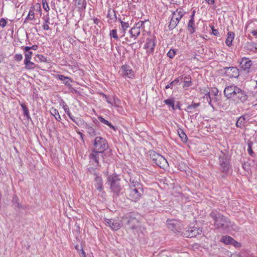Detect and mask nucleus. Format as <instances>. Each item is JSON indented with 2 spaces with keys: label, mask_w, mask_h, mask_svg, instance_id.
Here are the masks:
<instances>
[{
  "label": "nucleus",
  "mask_w": 257,
  "mask_h": 257,
  "mask_svg": "<svg viewBox=\"0 0 257 257\" xmlns=\"http://www.w3.org/2000/svg\"><path fill=\"white\" fill-rule=\"evenodd\" d=\"M210 216L213 219L214 225L217 229L228 231H237L238 229V227L234 222L216 210H212Z\"/></svg>",
  "instance_id": "f257e3e1"
},
{
  "label": "nucleus",
  "mask_w": 257,
  "mask_h": 257,
  "mask_svg": "<svg viewBox=\"0 0 257 257\" xmlns=\"http://www.w3.org/2000/svg\"><path fill=\"white\" fill-rule=\"evenodd\" d=\"M139 215L135 212L126 213L122 217L127 229L132 230L134 232L137 231L140 227L139 219Z\"/></svg>",
  "instance_id": "f03ea898"
},
{
  "label": "nucleus",
  "mask_w": 257,
  "mask_h": 257,
  "mask_svg": "<svg viewBox=\"0 0 257 257\" xmlns=\"http://www.w3.org/2000/svg\"><path fill=\"white\" fill-rule=\"evenodd\" d=\"M107 181L110 186V189L113 193V198H116L120 194L123 187L120 184V178L116 174L109 175L107 178Z\"/></svg>",
  "instance_id": "7ed1b4c3"
},
{
  "label": "nucleus",
  "mask_w": 257,
  "mask_h": 257,
  "mask_svg": "<svg viewBox=\"0 0 257 257\" xmlns=\"http://www.w3.org/2000/svg\"><path fill=\"white\" fill-rule=\"evenodd\" d=\"M229 160L228 153L226 151H221L219 155V164L221 166V170L223 173H227L230 169Z\"/></svg>",
  "instance_id": "20e7f679"
},
{
  "label": "nucleus",
  "mask_w": 257,
  "mask_h": 257,
  "mask_svg": "<svg viewBox=\"0 0 257 257\" xmlns=\"http://www.w3.org/2000/svg\"><path fill=\"white\" fill-rule=\"evenodd\" d=\"M104 152L98 151L96 150H92V152L89 155L90 162L97 167L100 166V161H104Z\"/></svg>",
  "instance_id": "39448f33"
},
{
  "label": "nucleus",
  "mask_w": 257,
  "mask_h": 257,
  "mask_svg": "<svg viewBox=\"0 0 257 257\" xmlns=\"http://www.w3.org/2000/svg\"><path fill=\"white\" fill-rule=\"evenodd\" d=\"M93 146L94 149L93 150L102 152H104L108 148V145L106 140L101 137H96L95 138Z\"/></svg>",
  "instance_id": "423d86ee"
},
{
  "label": "nucleus",
  "mask_w": 257,
  "mask_h": 257,
  "mask_svg": "<svg viewBox=\"0 0 257 257\" xmlns=\"http://www.w3.org/2000/svg\"><path fill=\"white\" fill-rule=\"evenodd\" d=\"M144 194L143 187L129 189V197L134 202L138 201Z\"/></svg>",
  "instance_id": "0eeeda50"
},
{
  "label": "nucleus",
  "mask_w": 257,
  "mask_h": 257,
  "mask_svg": "<svg viewBox=\"0 0 257 257\" xmlns=\"http://www.w3.org/2000/svg\"><path fill=\"white\" fill-rule=\"evenodd\" d=\"M238 89L239 87L234 85L226 86L224 90V94L227 99L233 101Z\"/></svg>",
  "instance_id": "6e6552de"
},
{
  "label": "nucleus",
  "mask_w": 257,
  "mask_h": 257,
  "mask_svg": "<svg viewBox=\"0 0 257 257\" xmlns=\"http://www.w3.org/2000/svg\"><path fill=\"white\" fill-rule=\"evenodd\" d=\"M202 229L196 227H189L183 232L184 236L186 237H193L201 234Z\"/></svg>",
  "instance_id": "1a4fd4ad"
},
{
  "label": "nucleus",
  "mask_w": 257,
  "mask_h": 257,
  "mask_svg": "<svg viewBox=\"0 0 257 257\" xmlns=\"http://www.w3.org/2000/svg\"><path fill=\"white\" fill-rule=\"evenodd\" d=\"M156 42L155 38H148L146 40V43L144 45V48L146 49L147 53L149 55L153 54L154 52Z\"/></svg>",
  "instance_id": "9d476101"
},
{
  "label": "nucleus",
  "mask_w": 257,
  "mask_h": 257,
  "mask_svg": "<svg viewBox=\"0 0 257 257\" xmlns=\"http://www.w3.org/2000/svg\"><path fill=\"white\" fill-rule=\"evenodd\" d=\"M144 26V22L139 21L136 25L130 30V33L132 37L136 38L140 35L141 33V28Z\"/></svg>",
  "instance_id": "9b49d317"
},
{
  "label": "nucleus",
  "mask_w": 257,
  "mask_h": 257,
  "mask_svg": "<svg viewBox=\"0 0 257 257\" xmlns=\"http://www.w3.org/2000/svg\"><path fill=\"white\" fill-rule=\"evenodd\" d=\"M224 73L230 78H237L239 76V70L236 67H224Z\"/></svg>",
  "instance_id": "f8f14e48"
},
{
  "label": "nucleus",
  "mask_w": 257,
  "mask_h": 257,
  "mask_svg": "<svg viewBox=\"0 0 257 257\" xmlns=\"http://www.w3.org/2000/svg\"><path fill=\"white\" fill-rule=\"evenodd\" d=\"M105 221L108 226L114 230H118L121 227L120 220L118 219L105 218Z\"/></svg>",
  "instance_id": "ddd939ff"
},
{
  "label": "nucleus",
  "mask_w": 257,
  "mask_h": 257,
  "mask_svg": "<svg viewBox=\"0 0 257 257\" xmlns=\"http://www.w3.org/2000/svg\"><path fill=\"white\" fill-rule=\"evenodd\" d=\"M247 95L246 94V92L239 88L233 101L236 102H244L247 100Z\"/></svg>",
  "instance_id": "4468645a"
},
{
  "label": "nucleus",
  "mask_w": 257,
  "mask_h": 257,
  "mask_svg": "<svg viewBox=\"0 0 257 257\" xmlns=\"http://www.w3.org/2000/svg\"><path fill=\"white\" fill-rule=\"evenodd\" d=\"M12 206L14 209L18 211L20 209L25 210L27 208L26 206L21 204L19 198L16 195H14L12 199Z\"/></svg>",
  "instance_id": "2eb2a0df"
},
{
  "label": "nucleus",
  "mask_w": 257,
  "mask_h": 257,
  "mask_svg": "<svg viewBox=\"0 0 257 257\" xmlns=\"http://www.w3.org/2000/svg\"><path fill=\"white\" fill-rule=\"evenodd\" d=\"M200 105V103H195L192 102L191 104L187 106L185 109V110L190 113H195V114L197 115L199 112V110L197 109V107Z\"/></svg>",
  "instance_id": "dca6fc26"
},
{
  "label": "nucleus",
  "mask_w": 257,
  "mask_h": 257,
  "mask_svg": "<svg viewBox=\"0 0 257 257\" xmlns=\"http://www.w3.org/2000/svg\"><path fill=\"white\" fill-rule=\"evenodd\" d=\"M153 163H155L160 168L163 169H166L169 166L167 160L161 155H160L158 158L156 159V161Z\"/></svg>",
  "instance_id": "f3484780"
},
{
  "label": "nucleus",
  "mask_w": 257,
  "mask_h": 257,
  "mask_svg": "<svg viewBox=\"0 0 257 257\" xmlns=\"http://www.w3.org/2000/svg\"><path fill=\"white\" fill-rule=\"evenodd\" d=\"M251 61L247 58H243L240 62L241 68L243 70H248L251 66Z\"/></svg>",
  "instance_id": "a211bd4d"
},
{
  "label": "nucleus",
  "mask_w": 257,
  "mask_h": 257,
  "mask_svg": "<svg viewBox=\"0 0 257 257\" xmlns=\"http://www.w3.org/2000/svg\"><path fill=\"white\" fill-rule=\"evenodd\" d=\"M122 69L123 71V75L130 78H132L134 76V73L130 67L127 65L122 66Z\"/></svg>",
  "instance_id": "6ab92c4d"
},
{
  "label": "nucleus",
  "mask_w": 257,
  "mask_h": 257,
  "mask_svg": "<svg viewBox=\"0 0 257 257\" xmlns=\"http://www.w3.org/2000/svg\"><path fill=\"white\" fill-rule=\"evenodd\" d=\"M84 129L86 133L91 137H94L98 134L96 128L88 123Z\"/></svg>",
  "instance_id": "aec40b11"
},
{
  "label": "nucleus",
  "mask_w": 257,
  "mask_h": 257,
  "mask_svg": "<svg viewBox=\"0 0 257 257\" xmlns=\"http://www.w3.org/2000/svg\"><path fill=\"white\" fill-rule=\"evenodd\" d=\"M129 189H133L135 188H138L143 187L141 183L136 178H130L129 180Z\"/></svg>",
  "instance_id": "412c9836"
},
{
  "label": "nucleus",
  "mask_w": 257,
  "mask_h": 257,
  "mask_svg": "<svg viewBox=\"0 0 257 257\" xmlns=\"http://www.w3.org/2000/svg\"><path fill=\"white\" fill-rule=\"evenodd\" d=\"M180 80L184 81V87H189L192 85L191 77L189 75H182L180 78Z\"/></svg>",
  "instance_id": "4be33fe9"
},
{
  "label": "nucleus",
  "mask_w": 257,
  "mask_h": 257,
  "mask_svg": "<svg viewBox=\"0 0 257 257\" xmlns=\"http://www.w3.org/2000/svg\"><path fill=\"white\" fill-rule=\"evenodd\" d=\"M184 16V13L181 11L176 10L172 13V17L177 22H179L181 18Z\"/></svg>",
  "instance_id": "5701e85b"
},
{
  "label": "nucleus",
  "mask_w": 257,
  "mask_h": 257,
  "mask_svg": "<svg viewBox=\"0 0 257 257\" xmlns=\"http://www.w3.org/2000/svg\"><path fill=\"white\" fill-rule=\"evenodd\" d=\"M187 30L191 34L195 32V21L192 19H190L187 25Z\"/></svg>",
  "instance_id": "b1692460"
},
{
  "label": "nucleus",
  "mask_w": 257,
  "mask_h": 257,
  "mask_svg": "<svg viewBox=\"0 0 257 257\" xmlns=\"http://www.w3.org/2000/svg\"><path fill=\"white\" fill-rule=\"evenodd\" d=\"M118 20L121 25V29L123 31V36L125 35V31L127 28L130 27V24L128 21H125L121 20L120 19H118Z\"/></svg>",
  "instance_id": "393cba45"
},
{
  "label": "nucleus",
  "mask_w": 257,
  "mask_h": 257,
  "mask_svg": "<svg viewBox=\"0 0 257 257\" xmlns=\"http://www.w3.org/2000/svg\"><path fill=\"white\" fill-rule=\"evenodd\" d=\"M234 34L233 32H229L227 33V37L225 41L226 44L228 46H230L232 45V42L234 39Z\"/></svg>",
  "instance_id": "a878e982"
},
{
  "label": "nucleus",
  "mask_w": 257,
  "mask_h": 257,
  "mask_svg": "<svg viewBox=\"0 0 257 257\" xmlns=\"http://www.w3.org/2000/svg\"><path fill=\"white\" fill-rule=\"evenodd\" d=\"M233 240V238L230 236L224 235L221 238V242L226 244H231Z\"/></svg>",
  "instance_id": "bb28decb"
},
{
  "label": "nucleus",
  "mask_w": 257,
  "mask_h": 257,
  "mask_svg": "<svg viewBox=\"0 0 257 257\" xmlns=\"http://www.w3.org/2000/svg\"><path fill=\"white\" fill-rule=\"evenodd\" d=\"M86 1L85 0H78L77 3V6L79 11L85 10L86 7Z\"/></svg>",
  "instance_id": "cd10ccee"
},
{
  "label": "nucleus",
  "mask_w": 257,
  "mask_h": 257,
  "mask_svg": "<svg viewBox=\"0 0 257 257\" xmlns=\"http://www.w3.org/2000/svg\"><path fill=\"white\" fill-rule=\"evenodd\" d=\"M96 183L95 184V188L99 191H101L103 189L102 179L100 177H96L95 179Z\"/></svg>",
  "instance_id": "c85d7f7f"
},
{
  "label": "nucleus",
  "mask_w": 257,
  "mask_h": 257,
  "mask_svg": "<svg viewBox=\"0 0 257 257\" xmlns=\"http://www.w3.org/2000/svg\"><path fill=\"white\" fill-rule=\"evenodd\" d=\"M167 225L168 227L170 229H171L172 230H176V227H177L176 221H175L174 220H167Z\"/></svg>",
  "instance_id": "c756f323"
},
{
  "label": "nucleus",
  "mask_w": 257,
  "mask_h": 257,
  "mask_svg": "<svg viewBox=\"0 0 257 257\" xmlns=\"http://www.w3.org/2000/svg\"><path fill=\"white\" fill-rule=\"evenodd\" d=\"M50 113L55 117V119L60 121V120L61 119V116L59 113V112L58 111V110H57L56 109L52 107L51 108V109L50 110Z\"/></svg>",
  "instance_id": "7c9ffc66"
},
{
  "label": "nucleus",
  "mask_w": 257,
  "mask_h": 257,
  "mask_svg": "<svg viewBox=\"0 0 257 257\" xmlns=\"http://www.w3.org/2000/svg\"><path fill=\"white\" fill-rule=\"evenodd\" d=\"M75 123L79 126L82 127L83 128H85L86 125L87 124V123L86 122L84 119H82L80 117H76V122Z\"/></svg>",
  "instance_id": "2f4dec72"
},
{
  "label": "nucleus",
  "mask_w": 257,
  "mask_h": 257,
  "mask_svg": "<svg viewBox=\"0 0 257 257\" xmlns=\"http://www.w3.org/2000/svg\"><path fill=\"white\" fill-rule=\"evenodd\" d=\"M245 121V118L243 116L239 117L236 121V126L237 127L242 128V126L244 124Z\"/></svg>",
  "instance_id": "473e14b6"
},
{
  "label": "nucleus",
  "mask_w": 257,
  "mask_h": 257,
  "mask_svg": "<svg viewBox=\"0 0 257 257\" xmlns=\"http://www.w3.org/2000/svg\"><path fill=\"white\" fill-rule=\"evenodd\" d=\"M58 79H59L60 80L64 82V83L66 85H70V83H69V81L70 80V79L68 77L64 76V75H58Z\"/></svg>",
  "instance_id": "72a5a7b5"
},
{
  "label": "nucleus",
  "mask_w": 257,
  "mask_h": 257,
  "mask_svg": "<svg viewBox=\"0 0 257 257\" xmlns=\"http://www.w3.org/2000/svg\"><path fill=\"white\" fill-rule=\"evenodd\" d=\"M149 154L150 158L152 160L153 162H155L156 161V159L158 158L160 156V154L157 153L153 150L149 151Z\"/></svg>",
  "instance_id": "f704fd0d"
},
{
  "label": "nucleus",
  "mask_w": 257,
  "mask_h": 257,
  "mask_svg": "<svg viewBox=\"0 0 257 257\" xmlns=\"http://www.w3.org/2000/svg\"><path fill=\"white\" fill-rule=\"evenodd\" d=\"M179 23L177 22L174 18L173 17H171V20L170 21V23H169V25L168 26V27H169V29L170 30H173L175 28H176V27L177 26V24H178Z\"/></svg>",
  "instance_id": "c9c22d12"
},
{
  "label": "nucleus",
  "mask_w": 257,
  "mask_h": 257,
  "mask_svg": "<svg viewBox=\"0 0 257 257\" xmlns=\"http://www.w3.org/2000/svg\"><path fill=\"white\" fill-rule=\"evenodd\" d=\"M98 119L101 122L109 126L110 128L115 130L114 126L112 125L108 121L103 118L102 116H98Z\"/></svg>",
  "instance_id": "e433bc0d"
},
{
  "label": "nucleus",
  "mask_w": 257,
  "mask_h": 257,
  "mask_svg": "<svg viewBox=\"0 0 257 257\" xmlns=\"http://www.w3.org/2000/svg\"><path fill=\"white\" fill-rule=\"evenodd\" d=\"M31 59H28V61H26V59H25L24 64L26 66V68L27 69H32L34 68V63L31 62Z\"/></svg>",
  "instance_id": "4c0bfd02"
},
{
  "label": "nucleus",
  "mask_w": 257,
  "mask_h": 257,
  "mask_svg": "<svg viewBox=\"0 0 257 257\" xmlns=\"http://www.w3.org/2000/svg\"><path fill=\"white\" fill-rule=\"evenodd\" d=\"M21 107L23 109L24 112V115L27 116V119L29 120V119H31L30 115L29 114V111L28 108L24 104H21Z\"/></svg>",
  "instance_id": "58836bf2"
},
{
  "label": "nucleus",
  "mask_w": 257,
  "mask_h": 257,
  "mask_svg": "<svg viewBox=\"0 0 257 257\" xmlns=\"http://www.w3.org/2000/svg\"><path fill=\"white\" fill-rule=\"evenodd\" d=\"M35 13L33 10H30L28 15L25 20L24 23H27L29 20H32L34 19Z\"/></svg>",
  "instance_id": "ea45409f"
},
{
  "label": "nucleus",
  "mask_w": 257,
  "mask_h": 257,
  "mask_svg": "<svg viewBox=\"0 0 257 257\" xmlns=\"http://www.w3.org/2000/svg\"><path fill=\"white\" fill-rule=\"evenodd\" d=\"M164 102L168 105L170 107L172 108V109H175L174 106V100L173 99H167L164 101Z\"/></svg>",
  "instance_id": "a19ab883"
},
{
  "label": "nucleus",
  "mask_w": 257,
  "mask_h": 257,
  "mask_svg": "<svg viewBox=\"0 0 257 257\" xmlns=\"http://www.w3.org/2000/svg\"><path fill=\"white\" fill-rule=\"evenodd\" d=\"M180 81V79L179 78H177L176 79H175L174 80H173V81H172L171 82H170L169 84H168L167 85H166L165 86V88L166 89H169L172 86H173V85H177L179 84V82Z\"/></svg>",
  "instance_id": "79ce46f5"
},
{
  "label": "nucleus",
  "mask_w": 257,
  "mask_h": 257,
  "mask_svg": "<svg viewBox=\"0 0 257 257\" xmlns=\"http://www.w3.org/2000/svg\"><path fill=\"white\" fill-rule=\"evenodd\" d=\"M178 133L182 141L184 142H186L187 140V137L186 135L184 133L183 131L180 130V131H178Z\"/></svg>",
  "instance_id": "37998d69"
},
{
  "label": "nucleus",
  "mask_w": 257,
  "mask_h": 257,
  "mask_svg": "<svg viewBox=\"0 0 257 257\" xmlns=\"http://www.w3.org/2000/svg\"><path fill=\"white\" fill-rule=\"evenodd\" d=\"M204 98H206L209 104L214 109V107L211 102V98L210 95V92H207L203 97Z\"/></svg>",
  "instance_id": "c03bdc74"
},
{
  "label": "nucleus",
  "mask_w": 257,
  "mask_h": 257,
  "mask_svg": "<svg viewBox=\"0 0 257 257\" xmlns=\"http://www.w3.org/2000/svg\"><path fill=\"white\" fill-rule=\"evenodd\" d=\"M36 60L38 62H47V58L42 55H36Z\"/></svg>",
  "instance_id": "a18cd8bd"
},
{
  "label": "nucleus",
  "mask_w": 257,
  "mask_h": 257,
  "mask_svg": "<svg viewBox=\"0 0 257 257\" xmlns=\"http://www.w3.org/2000/svg\"><path fill=\"white\" fill-rule=\"evenodd\" d=\"M252 142H249L247 144V152L251 156H253L254 155V152L252 149Z\"/></svg>",
  "instance_id": "49530a36"
},
{
  "label": "nucleus",
  "mask_w": 257,
  "mask_h": 257,
  "mask_svg": "<svg viewBox=\"0 0 257 257\" xmlns=\"http://www.w3.org/2000/svg\"><path fill=\"white\" fill-rule=\"evenodd\" d=\"M25 52V58L26 59V61H28V59H31L32 55V52L30 50H24Z\"/></svg>",
  "instance_id": "de8ad7c7"
},
{
  "label": "nucleus",
  "mask_w": 257,
  "mask_h": 257,
  "mask_svg": "<svg viewBox=\"0 0 257 257\" xmlns=\"http://www.w3.org/2000/svg\"><path fill=\"white\" fill-rule=\"evenodd\" d=\"M42 4L43 6V9L46 11L48 12L50 10L48 4L46 0H42Z\"/></svg>",
  "instance_id": "09e8293b"
},
{
  "label": "nucleus",
  "mask_w": 257,
  "mask_h": 257,
  "mask_svg": "<svg viewBox=\"0 0 257 257\" xmlns=\"http://www.w3.org/2000/svg\"><path fill=\"white\" fill-rule=\"evenodd\" d=\"M110 36L115 40L118 39L117 31L116 29H113L110 32Z\"/></svg>",
  "instance_id": "8fccbe9b"
},
{
  "label": "nucleus",
  "mask_w": 257,
  "mask_h": 257,
  "mask_svg": "<svg viewBox=\"0 0 257 257\" xmlns=\"http://www.w3.org/2000/svg\"><path fill=\"white\" fill-rule=\"evenodd\" d=\"M100 95H102L103 97H104L105 100L106 101V102L112 105V100L110 98H109L108 96H107L106 95L104 94L103 93H100Z\"/></svg>",
  "instance_id": "3c124183"
},
{
  "label": "nucleus",
  "mask_w": 257,
  "mask_h": 257,
  "mask_svg": "<svg viewBox=\"0 0 257 257\" xmlns=\"http://www.w3.org/2000/svg\"><path fill=\"white\" fill-rule=\"evenodd\" d=\"M175 53L176 52L174 50L170 49L167 53V56L170 58H173L175 56Z\"/></svg>",
  "instance_id": "603ef678"
},
{
  "label": "nucleus",
  "mask_w": 257,
  "mask_h": 257,
  "mask_svg": "<svg viewBox=\"0 0 257 257\" xmlns=\"http://www.w3.org/2000/svg\"><path fill=\"white\" fill-rule=\"evenodd\" d=\"M112 14H111V12L109 10L108 11V14H107V17L109 18L110 19H113V17H114L115 19H116V15H115L114 11H112Z\"/></svg>",
  "instance_id": "864d4df0"
},
{
  "label": "nucleus",
  "mask_w": 257,
  "mask_h": 257,
  "mask_svg": "<svg viewBox=\"0 0 257 257\" xmlns=\"http://www.w3.org/2000/svg\"><path fill=\"white\" fill-rule=\"evenodd\" d=\"M38 47V46L36 45H33L31 47L26 46L24 47V50H30L31 49L36 50Z\"/></svg>",
  "instance_id": "5fc2aeb1"
},
{
  "label": "nucleus",
  "mask_w": 257,
  "mask_h": 257,
  "mask_svg": "<svg viewBox=\"0 0 257 257\" xmlns=\"http://www.w3.org/2000/svg\"><path fill=\"white\" fill-rule=\"evenodd\" d=\"M7 23V22L5 19H4L3 18L1 19V20H0V26H2L3 28H4L6 26Z\"/></svg>",
  "instance_id": "6e6d98bb"
},
{
  "label": "nucleus",
  "mask_w": 257,
  "mask_h": 257,
  "mask_svg": "<svg viewBox=\"0 0 257 257\" xmlns=\"http://www.w3.org/2000/svg\"><path fill=\"white\" fill-rule=\"evenodd\" d=\"M15 59L18 61H20L23 59V55L20 54H16L15 56Z\"/></svg>",
  "instance_id": "4d7b16f0"
},
{
  "label": "nucleus",
  "mask_w": 257,
  "mask_h": 257,
  "mask_svg": "<svg viewBox=\"0 0 257 257\" xmlns=\"http://www.w3.org/2000/svg\"><path fill=\"white\" fill-rule=\"evenodd\" d=\"M63 109H64V111H65V112L67 114H68V113H70V110H69V108L68 106L66 104H63Z\"/></svg>",
  "instance_id": "13d9d810"
},
{
  "label": "nucleus",
  "mask_w": 257,
  "mask_h": 257,
  "mask_svg": "<svg viewBox=\"0 0 257 257\" xmlns=\"http://www.w3.org/2000/svg\"><path fill=\"white\" fill-rule=\"evenodd\" d=\"M231 244L233 245L235 247H238L240 246V244L236 240H235L234 239Z\"/></svg>",
  "instance_id": "bf43d9fd"
},
{
  "label": "nucleus",
  "mask_w": 257,
  "mask_h": 257,
  "mask_svg": "<svg viewBox=\"0 0 257 257\" xmlns=\"http://www.w3.org/2000/svg\"><path fill=\"white\" fill-rule=\"evenodd\" d=\"M212 33L215 36H218L219 34L218 31L216 29H214L213 28H212Z\"/></svg>",
  "instance_id": "052dcab7"
},
{
  "label": "nucleus",
  "mask_w": 257,
  "mask_h": 257,
  "mask_svg": "<svg viewBox=\"0 0 257 257\" xmlns=\"http://www.w3.org/2000/svg\"><path fill=\"white\" fill-rule=\"evenodd\" d=\"M80 256H82V257H86V254H85V252H84V251L83 250L82 247H80Z\"/></svg>",
  "instance_id": "680f3d73"
},
{
  "label": "nucleus",
  "mask_w": 257,
  "mask_h": 257,
  "mask_svg": "<svg viewBox=\"0 0 257 257\" xmlns=\"http://www.w3.org/2000/svg\"><path fill=\"white\" fill-rule=\"evenodd\" d=\"M43 28L44 30H48L50 29V27L48 25V24L45 23L43 26Z\"/></svg>",
  "instance_id": "e2e57ef3"
},
{
  "label": "nucleus",
  "mask_w": 257,
  "mask_h": 257,
  "mask_svg": "<svg viewBox=\"0 0 257 257\" xmlns=\"http://www.w3.org/2000/svg\"><path fill=\"white\" fill-rule=\"evenodd\" d=\"M45 23L49 24V15L47 14L45 18Z\"/></svg>",
  "instance_id": "0e129e2a"
},
{
  "label": "nucleus",
  "mask_w": 257,
  "mask_h": 257,
  "mask_svg": "<svg viewBox=\"0 0 257 257\" xmlns=\"http://www.w3.org/2000/svg\"><path fill=\"white\" fill-rule=\"evenodd\" d=\"M205 1L209 4H213L214 3V0H205Z\"/></svg>",
  "instance_id": "69168bd1"
},
{
  "label": "nucleus",
  "mask_w": 257,
  "mask_h": 257,
  "mask_svg": "<svg viewBox=\"0 0 257 257\" xmlns=\"http://www.w3.org/2000/svg\"><path fill=\"white\" fill-rule=\"evenodd\" d=\"M93 21H94V23L96 24V25H98L99 22V20H98L97 18H95L93 20Z\"/></svg>",
  "instance_id": "338daca9"
},
{
  "label": "nucleus",
  "mask_w": 257,
  "mask_h": 257,
  "mask_svg": "<svg viewBox=\"0 0 257 257\" xmlns=\"http://www.w3.org/2000/svg\"><path fill=\"white\" fill-rule=\"evenodd\" d=\"M253 36L257 37V31H253L251 32Z\"/></svg>",
  "instance_id": "774afa93"
}]
</instances>
